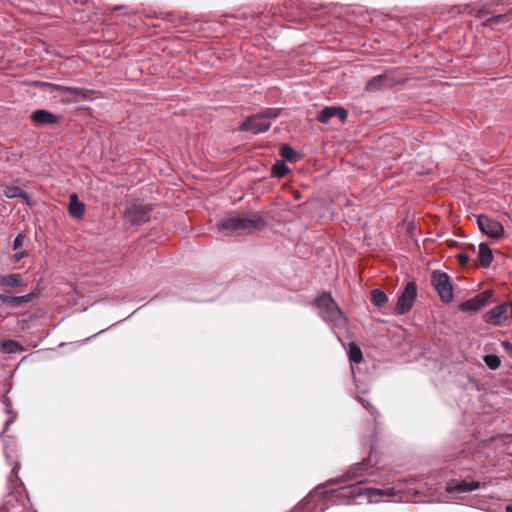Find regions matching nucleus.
<instances>
[{"mask_svg":"<svg viewBox=\"0 0 512 512\" xmlns=\"http://www.w3.org/2000/svg\"><path fill=\"white\" fill-rule=\"evenodd\" d=\"M336 109H337V107H335V106H329V107L323 108L318 113L317 120L322 124L327 123L331 118L336 117Z\"/></svg>","mask_w":512,"mask_h":512,"instance_id":"393cba45","label":"nucleus"},{"mask_svg":"<svg viewBox=\"0 0 512 512\" xmlns=\"http://www.w3.org/2000/svg\"><path fill=\"white\" fill-rule=\"evenodd\" d=\"M359 402L362 404V406L368 410L373 416H377L379 413L378 411L375 409V407L368 401H366L363 397H361L360 395L357 396Z\"/></svg>","mask_w":512,"mask_h":512,"instance_id":"2f4dec72","label":"nucleus"},{"mask_svg":"<svg viewBox=\"0 0 512 512\" xmlns=\"http://www.w3.org/2000/svg\"><path fill=\"white\" fill-rule=\"evenodd\" d=\"M479 230L491 238H500L504 234V227L501 222L485 214L477 217Z\"/></svg>","mask_w":512,"mask_h":512,"instance_id":"6e6552de","label":"nucleus"},{"mask_svg":"<svg viewBox=\"0 0 512 512\" xmlns=\"http://www.w3.org/2000/svg\"><path fill=\"white\" fill-rule=\"evenodd\" d=\"M416 298V285L414 282H408L398 296L397 303L395 306V313L398 315H404L408 313L413 307Z\"/></svg>","mask_w":512,"mask_h":512,"instance_id":"0eeeda50","label":"nucleus"},{"mask_svg":"<svg viewBox=\"0 0 512 512\" xmlns=\"http://www.w3.org/2000/svg\"><path fill=\"white\" fill-rule=\"evenodd\" d=\"M271 122L263 119L259 113L248 117L240 126L241 131H251L253 134H260L269 130Z\"/></svg>","mask_w":512,"mask_h":512,"instance_id":"1a4fd4ad","label":"nucleus"},{"mask_svg":"<svg viewBox=\"0 0 512 512\" xmlns=\"http://www.w3.org/2000/svg\"><path fill=\"white\" fill-rule=\"evenodd\" d=\"M151 218V208L142 203H133L126 208L125 219L133 225L146 223Z\"/></svg>","mask_w":512,"mask_h":512,"instance_id":"423d86ee","label":"nucleus"},{"mask_svg":"<svg viewBox=\"0 0 512 512\" xmlns=\"http://www.w3.org/2000/svg\"><path fill=\"white\" fill-rule=\"evenodd\" d=\"M313 305L318 308L321 319L330 326L345 329L348 318L333 299L332 295L324 292L314 299Z\"/></svg>","mask_w":512,"mask_h":512,"instance_id":"7ed1b4c3","label":"nucleus"},{"mask_svg":"<svg viewBox=\"0 0 512 512\" xmlns=\"http://www.w3.org/2000/svg\"><path fill=\"white\" fill-rule=\"evenodd\" d=\"M456 258L458 259L461 266H466L470 260V257L467 253H458Z\"/></svg>","mask_w":512,"mask_h":512,"instance_id":"e433bc0d","label":"nucleus"},{"mask_svg":"<svg viewBox=\"0 0 512 512\" xmlns=\"http://www.w3.org/2000/svg\"><path fill=\"white\" fill-rule=\"evenodd\" d=\"M387 85V77L385 75H377L371 78L365 86L367 92H377Z\"/></svg>","mask_w":512,"mask_h":512,"instance_id":"aec40b11","label":"nucleus"},{"mask_svg":"<svg viewBox=\"0 0 512 512\" xmlns=\"http://www.w3.org/2000/svg\"><path fill=\"white\" fill-rule=\"evenodd\" d=\"M336 117H338L341 123H344L347 120L348 112L346 109L342 107H337L336 109Z\"/></svg>","mask_w":512,"mask_h":512,"instance_id":"72a5a7b5","label":"nucleus"},{"mask_svg":"<svg viewBox=\"0 0 512 512\" xmlns=\"http://www.w3.org/2000/svg\"><path fill=\"white\" fill-rule=\"evenodd\" d=\"M282 113V109L281 108H267L261 112H259V115L265 119V120H272V119H276L277 117H279Z\"/></svg>","mask_w":512,"mask_h":512,"instance_id":"c85d7f7f","label":"nucleus"},{"mask_svg":"<svg viewBox=\"0 0 512 512\" xmlns=\"http://www.w3.org/2000/svg\"><path fill=\"white\" fill-rule=\"evenodd\" d=\"M371 302L381 308L388 302V297L381 289H373L371 291Z\"/></svg>","mask_w":512,"mask_h":512,"instance_id":"5701e85b","label":"nucleus"},{"mask_svg":"<svg viewBox=\"0 0 512 512\" xmlns=\"http://www.w3.org/2000/svg\"><path fill=\"white\" fill-rule=\"evenodd\" d=\"M2 351L5 353H15L21 350V345L15 340H4L2 342Z\"/></svg>","mask_w":512,"mask_h":512,"instance_id":"bb28decb","label":"nucleus"},{"mask_svg":"<svg viewBox=\"0 0 512 512\" xmlns=\"http://www.w3.org/2000/svg\"><path fill=\"white\" fill-rule=\"evenodd\" d=\"M279 154L283 159L290 162L297 161L299 157L298 152L288 144H283L280 147Z\"/></svg>","mask_w":512,"mask_h":512,"instance_id":"4be33fe9","label":"nucleus"},{"mask_svg":"<svg viewBox=\"0 0 512 512\" xmlns=\"http://www.w3.org/2000/svg\"><path fill=\"white\" fill-rule=\"evenodd\" d=\"M480 487H482L480 482L473 481V480L469 481V480L465 479V480H462L459 482L449 483L446 487V491L448 493H454V492L465 493V492L474 491L476 489H479Z\"/></svg>","mask_w":512,"mask_h":512,"instance_id":"ddd939ff","label":"nucleus"},{"mask_svg":"<svg viewBox=\"0 0 512 512\" xmlns=\"http://www.w3.org/2000/svg\"><path fill=\"white\" fill-rule=\"evenodd\" d=\"M431 282L441 301L450 303L453 299V287L449 275L440 270H434L431 274Z\"/></svg>","mask_w":512,"mask_h":512,"instance_id":"20e7f679","label":"nucleus"},{"mask_svg":"<svg viewBox=\"0 0 512 512\" xmlns=\"http://www.w3.org/2000/svg\"><path fill=\"white\" fill-rule=\"evenodd\" d=\"M38 296V293L31 292L22 296H10L5 294H0V301L2 304L6 305L9 308L16 309L21 307L22 305L32 301L35 297Z\"/></svg>","mask_w":512,"mask_h":512,"instance_id":"9b49d317","label":"nucleus"},{"mask_svg":"<svg viewBox=\"0 0 512 512\" xmlns=\"http://www.w3.org/2000/svg\"><path fill=\"white\" fill-rule=\"evenodd\" d=\"M27 255L25 251H21L19 253L15 254V260L20 261L22 258H24Z\"/></svg>","mask_w":512,"mask_h":512,"instance_id":"ea45409f","label":"nucleus"},{"mask_svg":"<svg viewBox=\"0 0 512 512\" xmlns=\"http://www.w3.org/2000/svg\"><path fill=\"white\" fill-rule=\"evenodd\" d=\"M50 87L47 88L46 93L54 95V97H60L61 85L50 83Z\"/></svg>","mask_w":512,"mask_h":512,"instance_id":"473e14b6","label":"nucleus"},{"mask_svg":"<svg viewBox=\"0 0 512 512\" xmlns=\"http://www.w3.org/2000/svg\"><path fill=\"white\" fill-rule=\"evenodd\" d=\"M348 357H349V360L351 363L358 364V363L362 362L363 354H362L360 347L357 344L351 343L349 345Z\"/></svg>","mask_w":512,"mask_h":512,"instance_id":"b1692460","label":"nucleus"},{"mask_svg":"<svg viewBox=\"0 0 512 512\" xmlns=\"http://www.w3.org/2000/svg\"><path fill=\"white\" fill-rule=\"evenodd\" d=\"M69 213L76 219H81L85 214V206L79 201L77 194L73 193L69 197Z\"/></svg>","mask_w":512,"mask_h":512,"instance_id":"dca6fc26","label":"nucleus"},{"mask_svg":"<svg viewBox=\"0 0 512 512\" xmlns=\"http://www.w3.org/2000/svg\"><path fill=\"white\" fill-rule=\"evenodd\" d=\"M23 242H24V236L22 234H18L13 241V246H12L13 250L16 251V250L20 249L23 246Z\"/></svg>","mask_w":512,"mask_h":512,"instance_id":"c9c22d12","label":"nucleus"},{"mask_svg":"<svg viewBox=\"0 0 512 512\" xmlns=\"http://www.w3.org/2000/svg\"><path fill=\"white\" fill-rule=\"evenodd\" d=\"M506 512H512V505L506 506Z\"/></svg>","mask_w":512,"mask_h":512,"instance_id":"a19ab883","label":"nucleus"},{"mask_svg":"<svg viewBox=\"0 0 512 512\" xmlns=\"http://www.w3.org/2000/svg\"><path fill=\"white\" fill-rule=\"evenodd\" d=\"M369 462V459H364L362 462L351 466L350 469L343 475V481L355 480V484L340 487L331 491L330 493L337 498H357L363 495L368 497L393 496L395 494L393 488L379 489L362 487L364 479L371 474V472H369V469L371 468L369 466ZM328 493L329 492H325V494Z\"/></svg>","mask_w":512,"mask_h":512,"instance_id":"f257e3e1","label":"nucleus"},{"mask_svg":"<svg viewBox=\"0 0 512 512\" xmlns=\"http://www.w3.org/2000/svg\"><path fill=\"white\" fill-rule=\"evenodd\" d=\"M289 172V169L283 160H277L271 169L273 177L282 178Z\"/></svg>","mask_w":512,"mask_h":512,"instance_id":"a878e982","label":"nucleus"},{"mask_svg":"<svg viewBox=\"0 0 512 512\" xmlns=\"http://www.w3.org/2000/svg\"><path fill=\"white\" fill-rule=\"evenodd\" d=\"M0 285L6 288L20 287L23 285V277L19 273L1 276Z\"/></svg>","mask_w":512,"mask_h":512,"instance_id":"6ab92c4d","label":"nucleus"},{"mask_svg":"<svg viewBox=\"0 0 512 512\" xmlns=\"http://www.w3.org/2000/svg\"><path fill=\"white\" fill-rule=\"evenodd\" d=\"M264 226L263 219L257 214H246L243 216H229L222 219L218 224V230L225 236H239Z\"/></svg>","mask_w":512,"mask_h":512,"instance_id":"f03ea898","label":"nucleus"},{"mask_svg":"<svg viewBox=\"0 0 512 512\" xmlns=\"http://www.w3.org/2000/svg\"><path fill=\"white\" fill-rule=\"evenodd\" d=\"M491 297L490 291H484L482 293H479L475 295L473 298L464 301L460 305V309L462 311H471L476 312L483 307H485L489 303V299Z\"/></svg>","mask_w":512,"mask_h":512,"instance_id":"9d476101","label":"nucleus"},{"mask_svg":"<svg viewBox=\"0 0 512 512\" xmlns=\"http://www.w3.org/2000/svg\"><path fill=\"white\" fill-rule=\"evenodd\" d=\"M501 346L506 354H508L510 357H512V344L508 341H503L501 343Z\"/></svg>","mask_w":512,"mask_h":512,"instance_id":"58836bf2","label":"nucleus"},{"mask_svg":"<svg viewBox=\"0 0 512 512\" xmlns=\"http://www.w3.org/2000/svg\"><path fill=\"white\" fill-rule=\"evenodd\" d=\"M17 468H18V467H17V465H15V466L13 467V470H12V471H13L14 473H17Z\"/></svg>","mask_w":512,"mask_h":512,"instance_id":"79ce46f5","label":"nucleus"},{"mask_svg":"<svg viewBox=\"0 0 512 512\" xmlns=\"http://www.w3.org/2000/svg\"><path fill=\"white\" fill-rule=\"evenodd\" d=\"M3 404L6 406V413L9 415V418L5 422V426L3 431L0 433V437L4 441V450L7 451V443L4 439V433L8 430L9 426L15 422L16 420V414L11 409V401L9 398L4 397L2 399ZM7 454V452H5Z\"/></svg>","mask_w":512,"mask_h":512,"instance_id":"a211bd4d","label":"nucleus"},{"mask_svg":"<svg viewBox=\"0 0 512 512\" xmlns=\"http://www.w3.org/2000/svg\"><path fill=\"white\" fill-rule=\"evenodd\" d=\"M89 91L84 88L79 87H70L61 85L60 88V96L66 97L68 101H78L81 99H86L88 97Z\"/></svg>","mask_w":512,"mask_h":512,"instance_id":"4468645a","label":"nucleus"},{"mask_svg":"<svg viewBox=\"0 0 512 512\" xmlns=\"http://www.w3.org/2000/svg\"><path fill=\"white\" fill-rule=\"evenodd\" d=\"M500 4V0H491L489 2L483 3L478 7V14L485 15L492 13L494 11V7Z\"/></svg>","mask_w":512,"mask_h":512,"instance_id":"cd10ccee","label":"nucleus"},{"mask_svg":"<svg viewBox=\"0 0 512 512\" xmlns=\"http://www.w3.org/2000/svg\"><path fill=\"white\" fill-rule=\"evenodd\" d=\"M31 119L37 125H55L59 122L57 115L45 109L35 110L31 114Z\"/></svg>","mask_w":512,"mask_h":512,"instance_id":"f8f14e48","label":"nucleus"},{"mask_svg":"<svg viewBox=\"0 0 512 512\" xmlns=\"http://www.w3.org/2000/svg\"><path fill=\"white\" fill-rule=\"evenodd\" d=\"M12 500H15L16 502L17 501V496L15 494H9L6 496L5 500H4V507L5 509L8 511L10 510V508H14L15 506L13 504H10V502Z\"/></svg>","mask_w":512,"mask_h":512,"instance_id":"f704fd0d","label":"nucleus"},{"mask_svg":"<svg viewBox=\"0 0 512 512\" xmlns=\"http://www.w3.org/2000/svg\"><path fill=\"white\" fill-rule=\"evenodd\" d=\"M512 318V303L505 302L489 309L484 315L485 322L491 325H503Z\"/></svg>","mask_w":512,"mask_h":512,"instance_id":"39448f33","label":"nucleus"},{"mask_svg":"<svg viewBox=\"0 0 512 512\" xmlns=\"http://www.w3.org/2000/svg\"><path fill=\"white\" fill-rule=\"evenodd\" d=\"M4 195L9 199L22 198L27 204L30 205L29 195L18 186H7L4 189Z\"/></svg>","mask_w":512,"mask_h":512,"instance_id":"412c9836","label":"nucleus"},{"mask_svg":"<svg viewBox=\"0 0 512 512\" xmlns=\"http://www.w3.org/2000/svg\"><path fill=\"white\" fill-rule=\"evenodd\" d=\"M314 496L310 494L308 497L304 498L291 512H310V503Z\"/></svg>","mask_w":512,"mask_h":512,"instance_id":"c756f323","label":"nucleus"},{"mask_svg":"<svg viewBox=\"0 0 512 512\" xmlns=\"http://www.w3.org/2000/svg\"><path fill=\"white\" fill-rule=\"evenodd\" d=\"M512 21V8L509 9L506 13L498 14L492 17L487 18L482 22L484 27H488L491 25H502L507 24Z\"/></svg>","mask_w":512,"mask_h":512,"instance_id":"f3484780","label":"nucleus"},{"mask_svg":"<svg viewBox=\"0 0 512 512\" xmlns=\"http://www.w3.org/2000/svg\"><path fill=\"white\" fill-rule=\"evenodd\" d=\"M485 364L492 370L497 369L500 366V359L497 355L489 354L483 358Z\"/></svg>","mask_w":512,"mask_h":512,"instance_id":"7c9ffc66","label":"nucleus"},{"mask_svg":"<svg viewBox=\"0 0 512 512\" xmlns=\"http://www.w3.org/2000/svg\"><path fill=\"white\" fill-rule=\"evenodd\" d=\"M50 83L49 82H44V81H35L33 82V86L46 92L47 88L50 87L49 86Z\"/></svg>","mask_w":512,"mask_h":512,"instance_id":"4c0bfd02","label":"nucleus"},{"mask_svg":"<svg viewBox=\"0 0 512 512\" xmlns=\"http://www.w3.org/2000/svg\"><path fill=\"white\" fill-rule=\"evenodd\" d=\"M493 260L492 250L486 243L479 245V251L477 255L476 265L478 267L486 268L490 266Z\"/></svg>","mask_w":512,"mask_h":512,"instance_id":"2eb2a0df","label":"nucleus"}]
</instances>
